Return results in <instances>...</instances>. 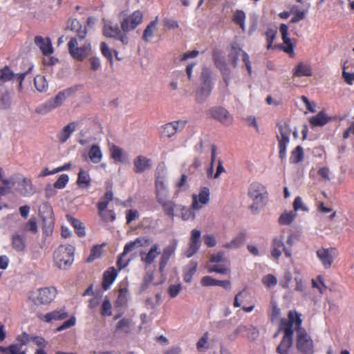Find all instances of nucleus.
<instances>
[{
  "mask_svg": "<svg viewBox=\"0 0 354 354\" xmlns=\"http://www.w3.org/2000/svg\"><path fill=\"white\" fill-rule=\"evenodd\" d=\"M279 331H282L283 336L276 348V352L279 354H288L292 346L294 336L293 317L290 310L288 313L287 319H281Z\"/></svg>",
  "mask_w": 354,
  "mask_h": 354,
  "instance_id": "2",
  "label": "nucleus"
},
{
  "mask_svg": "<svg viewBox=\"0 0 354 354\" xmlns=\"http://www.w3.org/2000/svg\"><path fill=\"white\" fill-rule=\"evenodd\" d=\"M32 339V336L28 335V333L24 332L21 335H19L17 337V340L19 342V345H21V348L24 345H26L28 342H30Z\"/></svg>",
  "mask_w": 354,
  "mask_h": 354,
  "instance_id": "64",
  "label": "nucleus"
},
{
  "mask_svg": "<svg viewBox=\"0 0 354 354\" xmlns=\"http://www.w3.org/2000/svg\"><path fill=\"white\" fill-rule=\"evenodd\" d=\"M106 245V243L101 245H95L91 249L90 254L86 259V262L91 263L97 259H99L102 253L103 248Z\"/></svg>",
  "mask_w": 354,
  "mask_h": 354,
  "instance_id": "38",
  "label": "nucleus"
},
{
  "mask_svg": "<svg viewBox=\"0 0 354 354\" xmlns=\"http://www.w3.org/2000/svg\"><path fill=\"white\" fill-rule=\"evenodd\" d=\"M245 13L241 10H237L233 15V21L239 25L240 28L245 31Z\"/></svg>",
  "mask_w": 354,
  "mask_h": 354,
  "instance_id": "44",
  "label": "nucleus"
},
{
  "mask_svg": "<svg viewBox=\"0 0 354 354\" xmlns=\"http://www.w3.org/2000/svg\"><path fill=\"white\" fill-rule=\"evenodd\" d=\"M15 77V73L9 66H5L0 69V81L3 83L10 81Z\"/></svg>",
  "mask_w": 354,
  "mask_h": 354,
  "instance_id": "46",
  "label": "nucleus"
},
{
  "mask_svg": "<svg viewBox=\"0 0 354 354\" xmlns=\"http://www.w3.org/2000/svg\"><path fill=\"white\" fill-rule=\"evenodd\" d=\"M73 93L74 89L72 88L59 91L55 97L50 99L46 103L39 106L37 109V112L41 114L47 113L61 106L66 97L71 95Z\"/></svg>",
  "mask_w": 354,
  "mask_h": 354,
  "instance_id": "8",
  "label": "nucleus"
},
{
  "mask_svg": "<svg viewBox=\"0 0 354 354\" xmlns=\"http://www.w3.org/2000/svg\"><path fill=\"white\" fill-rule=\"evenodd\" d=\"M200 246H201V243H196V242L194 243L193 241H190L189 248L185 251V255L187 258L192 257L193 255H194L198 252Z\"/></svg>",
  "mask_w": 354,
  "mask_h": 354,
  "instance_id": "54",
  "label": "nucleus"
},
{
  "mask_svg": "<svg viewBox=\"0 0 354 354\" xmlns=\"http://www.w3.org/2000/svg\"><path fill=\"white\" fill-rule=\"evenodd\" d=\"M100 50L102 54L111 62H113V55L111 50L105 42L100 44Z\"/></svg>",
  "mask_w": 354,
  "mask_h": 354,
  "instance_id": "61",
  "label": "nucleus"
},
{
  "mask_svg": "<svg viewBox=\"0 0 354 354\" xmlns=\"http://www.w3.org/2000/svg\"><path fill=\"white\" fill-rule=\"evenodd\" d=\"M103 34L106 37L118 39L123 45L129 44V37L126 33L122 32V29L119 28L118 25L105 24L103 28Z\"/></svg>",
  "mask_w": 354,
  "mask_h": 354,
  "instance_id": "14",
  "label": "nucleus"
},
{
  "mask_svg": "<svg viewBox=\"0 0 354 354\" xmlns=\"http://www.w3.org/2000/svg\"><path fill=\"white\" fill-rule=\"evenodd\" d=\"M262 283L266 287L271 288L277 284V279L273 274H268L262 278Z\"/></svg>",
  "mask_w": 354,
  "mask_h": 354,
  "instance_id": "55",
  "label": "nucleus"
},
{
  "mask_svg": "<svg viewBox=\"0 0 354 354\" xmlns=\"http://www.w3.org/2000/svg\"><path fill=\"white\" fill-rule=\"evenodd\" d=\"M277 30L273 29H268L266 32L265 35L267 40V49L272 48V43L276 37Z\"/></svg>",
  "mask_w": 354,
  "mask_h": 354,
  "instance_id": "56",
  "label": "nucleus"
},
{
  "mask_svg": "<svg viewBox=\"0 0 354 354\" xmlns=\"http://www.w3.org/2000/svg\"><path fill=\"white\" fill-rule=\"evenodd\" d=\"M34 41L44 56H49L53 53L54 50L49 37L44 38L42 36L37 35L35 36Z\"/></svg>",
  "mask_w": 354,
  "mask_h": 354,
  "instance_id": "20",
  "label": "nucleus"
},
{
  "mask_svg": "<svg viewBox=\"0 0 354 354\" xmlns=\"http://www.w3.org/2000/svg\"><path fill=\"white\" fill-rule=\"evenodd\" d=\"M271 248V255L277 260H278L281 257L282 251L285 253V255L287 257H290L291 256V251L285 246L283 243V236H282L279 238L275 237L272 239Z\"/></svg>",
  "mask_w": 354,
  "mask_h": 354,
  "instance_id": "16",
  "label": "nucleus"
},
{
  "mask_svg": "<svg viewBox=\"0 0 354 354\" xmlns=\"http://www.w3.org/2000/svg\"><path fill=\"white\" fill-rule=\"evenodd\" d=\"M34 84L39 92L46 91L48 88L47 81L43 75H37L34 79Z\"/></svg>",
  "mask_w": 354,
  "mask_h": 354,
  "instance_id": "45",
  "label": "nucleus"
},
{
  "mask_svg": "<svg viewBox=\"0 0 354 354\" xmlns=\"http://www.w3.org/2000/svg\"><path fill=\"white\" fill-rule=\"evenodd\" d=\"M162 208L164 213L173 218L174 217V212L175 209L177 207V205L173 201L164 199L158 202Z\"/></svg>",
  "mask_w": 354,
  "mask_h": 354,
  "instance_id": "35",
  "label": "nucleus"
},
{
  "mask_svg": "<svg viewBox=\"0 0 354 354\" xmlns=\"http://www.w3.org/2000/svg\"><path fill=\"white\" fill-rule=\"evenodd\" d=\"M198 263L191 261L184 269L183 279L186 283H190L194 274L197 270Z\"/></svg>",
  "mask_w": 354,
  "mask_h": 354,
  "instance_id": "36",
  "label": "nucleus"
},
{
  "mask_svg": "<svg viewBox=\"0 0 354 354\" xmlns=\"http://www.w3.org/2000/svg\"><path fill=\"white\" fill-rule=\"evenodd\" d=\"M75 28H77V37L80 39H84L87 35L86 27V26L82 27L80 24V22L77 20L74 19V20H73V21L71 23V29L75 30Z\"/></svg>",
  "mask_w": 354,
  "mask_h": 354,
  "instance_id": "48",
  "label": "nucleus"
},
{
  "mask_svg": "<svg viewBox=\"0 0 354 354\" xmlns=\"http://www.w3.org/2000/svg\"><path fill=\"white\" fill-rule=\"evenodd\" d=\"M68 51L71 55L78 61H83L90 53L91 46L90 44H85L78 47L76 38L73 37L68 43Z\"/></svg>",
  "mask_w": 354,
  "mask_h": 354,
  "instance_id": "10",
  "label": "nucleus"
},
{
  "mask_svg": "<svg viewBox=\"0 0 354 354\" xmlns=\"http://www.w3.org/2000/svg\"><path fill=\"white\" fill-rule=\"evenodd\" d=\"M75 248L72 245H60L53 252V263L59 269L66 270L74 261Z\"/></svg>",
  "mask_w": 354,
  "mask_h": 354,
  "instance_id": "4",
  "label": "nucleus"
},
{
  "mask_svg": "<svg viewBox=\"0 0 354 354\" xmlns=\"http://www.w3.org/2000/svg\"><path fill=\"white\" fill-rule=\"evenodd\" d=\"M193 209L188 208L185 206H183L180 209L181 218L183 221H188L189 219H194L195 214L192 210Z\"/></svg>",
  "mask_w": 354,
  "mask_h": 354,
  "instance_id": "57",
  "label": "nucleus"
},
{
  "mask_svg": "<svg viewBox=\"0 0 354 354\" xmlns=\"http://www.w3.org/2000/svg\"><path fill=\"white\" fill-rule=\"evenodd\" d=\"M158 17H156V19L151 21L144 30L142 39L145 41H149L153 36V32L156 30V26L158 24Z\"/></svg>",
  "mask_w": 354,
  "mask_h": 354,
  "instance_id": "37",
  "label": "nucleus"
},
{
  "mask_svg": "<svg viewBox=\"0 0 354 354\" xmlns=\"http://www.w3.org/2000/svg\"><path fill=\"white\" fill-rule=\"evenodd\" d=\"M212 59L216 68L220 70L225 87L227 88L231 79V71L227 66L225 57L219 52L215 51L213 53Z\"/></svg>",
  "mask_w": 354,
  "mask_h": 354,
  "instance_id": "13",
  "label": "nucleus"
},
{
  "mask_svg": "<svg viewBox=\"0 0 354 354\" xmlns=\"http://www.w3.org/2000/svg\"><path fill=\"white\" fill-rule=\"evenodd\" d=\"M161 254L160 245L158 243L152 245L149 250L140 253V260L145 266L151 265L157 257Z\"/></svg>",
  "mask_w": 354,
  "mask_h": 354,
  "instance_id": "18",
  "label": "nucleus"
},
{
  "mask_svg": "<svg viewBox=\"0 0 354 354\" xmlns=\"http://www.w3.org/2000/svg\"><path fill=\"white\" fill-rule=\"evenodd\" d=\"M249 296L250 293L245 288L239 292L234 297V306L235 308L240 307L241 304L243 303Z\"/></svg>",
  "mask_w": 354,
  "mask_h": 354,
  "instance_id": "47",
  "label": "nucleus"
},
{
  "mask_svg": "<svg viewBox=\"0 0 354 354\" xmlns=\"http://www.w3.org/2000/svg\"><path fill=\"white\" fill-rule=\"evenodd\" d=\"M76 323V318L74 316H72L69 319L64 322L62 325L57 328V331H62L65 329L71 328L75 326Z\"/></svg>",
  "mask_w": 354,
  "mask_h": 354,
  "instance_id": "62",
  "label": "nucleus"
},
{
  "mask_svg": "<svg viewBox=\"0 0 354 354\" xmlns=\"http://www.w3.org/2000/svg\"><path fill=\"white\" fill-rule=\"evenodd\" d=\"M248 195L252 201L249 209L253 214L259 213L266 205L268 201V192L266 187L258 182L250 184Z\"/></svg>",
  "mask_w": 354,
  "mask_h": 354,
  "instance_id": "3",
  "label": "nucleus"
},
{
  "mask_svg": "<svg viewBox=\"0 0 354 354\" xmlns=\"http://www.w3.org/2000/svg\"><path fill=\"white\" fill-rule=\"evenodd\" d=\"M330 118L324 111H320L309 119L312 127H322L330 120Z\"/></svg>",
  "mask_w": 354,
  "mask_h": 354,
  "instance_id": "29",
  "label": "nucleus"
},
{
  "mask_svg": "<svg viewBox=\"0 0 354 354\" xmlns=\"http://www.w3.org/2000/svg\"><path fill=\"white\" fill-rule=\"evenodd\" d=\"M277 127L279 131V135H277V139L279 142V156L283 160L286 156V147L290 142L291 129L286 122L278 123Z\"/></svg>",
  "mask_w": 354,
  "mask_h": 354,
  "instance_id": "9",
  "label": "nucleus"
},
{
  "mask_svg": "<svg viewBox=\"0 0 354 354\" xmlns=\"http://www.w3.org/2000/svg\"><path fill=\"white\" fill-rule=\"evenodd\" d=\"M133 171L136 174H142L147 169H151L152 166L151 160L144 156H138L133 160Z\"/></svg>",
  "mask_w": 354,
  "mask_h": 354,
  "instance_id": "22",
  "label": "nucleus"
},
{
  "mask_svg": "<svg viewBox=\"0 0 354 354\" xmlns=\"http://www.w3.org/2000/svg\"><path fill=\"white\" fill-rule=\"evenodd\" d=\"M11 105V98L8 91L2 93L0 96V109H8Z\"/></svg>",
  "mask_w": 354,
  "mask_h": 354,
  "instance_id": "52",
  "label": "nucleus"
},
{
  "mask_svg": "<svg viewBox=\"0 0 354 354\" xmlns=\"http://www.w3.org/2000/svg\"><path fill=\"white\" fill-rule=\"evenodd\" d=\"M75 129L76 124L75 122L68 124L57 133V136L59 142L61 143L66 142Z\"/></svg>",
  "mask_w": 354,
  "mask_h": 354,
  "instance_id": "28",
  "label": "nucleus"
},
{
  "mask_svg": "<svg viewBox=\"0 0 354 354\" xmlns=\"http://www.w3.org/2000/svg\"><path fill=\"white\" fill-rule=\"evenodd\" d=\"M293 77L311 76L312 68L310 65L303 62L299 63L293 69Z\"/></svg>",
  "mask_w": 354,
  "mask_h": 354,
  "instance_id": "34",
  "label": "nucleus"
},
{
  "mask_svg": "<svg viewBox=\"0 0 354 354\" xmlns=\"http://www.w3.org/2000/svg\"><path fill=\"white\" fill-rule=\"evenodd\" d=\"M15 185L14 181V176L9 178L3 177V170L0 167V196H3L10 192L12 187Z\"/></svg>",
  "mask_w": 354,
  "mask_h": 354,
  "instance_id": "25",
  "label": "nucleus"
},
{
  "mask_svg": "<svg viewBox=\"0 0 354 354\" xmlns=\"http://www.w3.org/2000/svg\"><path fill=\"white\" fill-rule=\"evenodd\" d=\"M66 218L70 224L74 227L75 232L79 237L85 236V227L81 221L70 215H66Z\"/></svg>",
  "mask_w": 354,
  "mask_h": 354,
  "instance_id": "31",
  "label": "nucleus"
},
{
  "mask_svg": "<svg viewBox=\"0 0 354 354\" xmlns=\"http://www.w3.org/2000/svg\"><path fill=\"white\" fill-rule=\"evenodd\" d=\"M245 242V234L243 233H240L238 234L234 239H233L230 242L225 243L223 245V247L225 248H238L243 245Z\"/></svg>",
  "mask_w": 354,
  "mask_h": 354,
  "instance_id": "42",
  "label": "nucleus"
},
{
  "mask_svg": "<svg viewBox=\"0 0 354 354\" xmlns=\"http://www.w3.org/2000/svg\"><path fill=\"white\" fill-rule=\"evenodd\" d=\"M312 284L314 288L319 289L321 293H323L327 288L326 286L324 283V279L322 276H318L317 280H312Z\"/></svg>",
  "mask_w": 354,
  "mask_h": 354,
  "instance_id": "58",
  "label": "nucleus"
},
{
  "mask_svg": "<svg viewBox=\"0 0 354 354\" xmlns=\"http://www.w3.org/2000/svg\"><path fill=\"white\" fill-rule=\"evenodd\" d=\"M111 157L115 162L123 161V152L122 149L116 145H113L110 149Z\"/></svg>",
  "mask_w": 354,
  "mask_h": 354,
  "instance_id": "49",
  "label": "nucleus"
},
{
  "mask_svg": "<svg viewBox=\"0 0 354 354\" xmlns=\"http://www.w3.org/2000/svg\"><path fill=\"white\" fill-rule=\"evenodd\" d=\"M279 30L281 34L283 44L275 46L274 48L280 49L287 53L290 57H293L295 56V43H293L288 36V26L285 24H281L279 27Z\"/></svg>",
  "mask_w": 354,
  "mask_h": 354,
  "instance_id": "12",
  "label": "nucleus"
},
{
  "mask_svg": "<svg viewBox=\"0 0 354 354\" xmlns=\"http://www.w3.org/2000/svg\"><path fill=\"white\" fill-rule=\"evenodd\" d=\"M118 276V271L114 267L109 268L103 274L102 288L108 290Z\"/></svg>",
  "mask_w": 354,
  "mask_h": 354,
  "instance_id": "26",
  "label": "nucleus"
},
{
  "mask_svg": "<svg viewBox=\"0 0 354 354\" xmlns=\"http://www.w3.org/2000/svg\"><path fill=\"white\" fill-rule=\"evenodd\" d=\"M304 149L301 146H297L291 152L290 157V162L292 164H297L304 159Z\"/></svg>",
  "mask_w": 354,
  "mask_h": 354,
  "instance_id": "41",
  "label": "nucleus"
},
{
  "mask_svg": "<svg viewBox=\"0 0 354 354\" xmlns=\"http://www.w3.org/2000/svg\"><path fill=\"white\" fill-rule=\"evenodd\" d=\"M69 180V177L67 174H61L58 179L53 184V187L56 189H63L66 187Z\"/></svg>",
  "mask_w": 354,
  "mask_h": 354,
  "instance_id": "53",
  "label": "nucleus"
},
{
  "mask_svg": "<svg viewBox=\"0 0 354 354\" xmlns=\"http://www.w3.org/2000/svg\"><path fill=\"white\" fill-rule=\"evenodd\" d=\"M12 246L17 252H22L26 248L24 236L15 234L12 237Z\"/></svg>",
  "mask_w": 354,
  "mask_h": 354,
  "instance_id": "40",
  "label": "nucleus"
},
{
  "mask_svg": "<svg viewBox=\"0 0 354 354\" xmlns=\"http://www.w3.org/2000/svg\"><path fill=\"white\" fill-rule=\"evenodd\" d=\"M91 177L87 171L82 169L78 173L77 184L80 187H88L91 185Z\"/></svg>",
  "mask_w": 354,
  "mask_h": 354,
  "instance_id": "39",
  "label": "nucleus"
},
{
  "mask_svg": "<svg viewBox=\"0 0 354 354\" xmlns=\"http://www.w3.org/2000/svg\"><path fill=\"white\" fill-rule=\"evenodd\" d=\"M15 179L17 180V183L22 187V194L26 195L33 192L32 183L30 179L19 174L14 175V180Z\"/></svg>",
  "mask_w": 354,
  "mask_h": 354,
  "instance_id": "27",
  "label": "nucleus"
},
{
  "mask_svg": "<svg viewBox=\"0 0 354 354\" xmlns=\"http://www.w3.org/2000/svg\"><path fill=\"white\" fill-rule=\"evenodd\" d=\"M293 209L294 212H297L298 210H302L304 212H308V207L303 203L302 199L300 196H297L293 202Z\"/></svg>",
  "mask_w": 354,
  "mask_h": 354,
  "instance_id": "59",
  "label": "nucleus"
},
{
  "mask_svg": "<svg viewBox=\"0 0 354 354\" xmlns=\"http://www.w3.org/2000/svg\"><path fill=\"white\" fill-rule=\"evenodd\" d=\"M68 313L64 309L56 310L52 312L48 313L45 315H39V318L45 322H50L52 321L62 320L68 317Z\"/></svg>",
  "mask_w": 354,
  "mask_h": 354,
  "instance_id": "24",
  "label": "nucleus"
},
{
  "mask_svg": "<svg viewBox=\"0 0 354 354\" xmlns=\"http://www.w3.org/2000/svg\"><path fill=\"white\" fill-rule=\"evenodd\" d=\"M335 252L336 249L335 248H322L317 251V256L325 269L330 268L334 260L333 254Z\"/></svg>",
  "mask_w": 354,
  "mask_h": 354,
  "instance_id": "17",
  "label": "nucleus"
},
{
  "mask_svg": "<svg viewBox=\"0 0 354 354\" xmlns=\"http://www.w3.org/2000/svg\"><path fill=\"white\" fill-rule=\"evenodd\" d=\"M139 217V213L138 210L136 209H129L126 212V219H127V223L129 224L133 221H135L138 219Z\"/></svg>",
  "mask_w": 354,
  "mask_h": 354,
  "instance_id": "63",
  "label": "nucleus"
},
{
  "mask_svg": "<svg viewBox=\"0 0 354 354\" xmlns=\"http://www.w3.org/2000/svg\"><path fill=\"white\" fill-rule=\"evenodd\" d=\"M207 271L209 273L216 272L220 274H227L230 272V269L222 264H216L209 266L207 268Z\"/></svg>",
  "mask_w": 354,
  "mask_h": 354,
  "instance_id": "51",
  "label": "nucleus"
},
{
  "mask_svg": "<svg viewBox=\"0 0 354 354\" xmlns=\"http://www.w3.org/2000/svg\"><path fill=\"white\" fill-rule=\"evenodd\" d=\"M293 317V326L297 333L296 346L299 351L303 354H312L313 342L304 328L301 327L302 319L301 313L296 310H290Z\"/></svg>",
  "mask_w": 354,
  "mask_h": 354,
  "instance_id": "1",
  "label": "nucleus"
},
{
  "mask_svg": "<svg viewBox=\"0 0 354 354\" xmlns=\"http://www.w3.org/2000/svg\"><path fill=\"white\" fill-rule=\"evenodd\" d=\"M113 198V194L111 190V186L110 187H107L104 196L101 198L100 201L97 204V211L102 212V210H105Z\"/></svg>",
  "mask_w": 354,
  "mask_h": 354,
  "instance_id": "33",
  "label": "nucleus"
},
{
  "mask_svg": "<svg viewBox=\"0 0 354 354\" xmlns=\"http://www.w3.org/2000/svg\"><path fill=\"white\" fill-rule=\"evenodd\" d=\"M176 248V243H173L166 246L163 249L159 261V269L160 271L164 270L171 257L175 252Z\"/></svg>",
  "mask_w": 354,
  "mask_h": 354,
  "instance_id": "23",
  "label": "nucleus"
},
{
  "mask_svg": "<svg viewBox=\"0 0 354 354\" xmlns=\"http://www.w3.org/2000/svg\"><path fill=\"white\" fill-rule=\"evenodd\" d=\"M111 304L108 299H105L102 305L101 315L102 316H110L112 314Z\"/></svg>",
  "mask_w": 354,
  "mask_h": 354,
  "instance_id": "60",
  "label": "nucleus"
},
{
  "mask_svg": "<svg viewBox=\"0 0 354 354\" xmlns=\"http://www.w3.org/2000/svg\"><path fill=\"white\" fill-rule=\"evenodd\" d=\"M187 124L186 120H179L168 122L161 127V136L165 138H171L178 131H182Z\"/></svg>",
  "mask_w": 354,
  "mask_h": 354,
  "instance_id": "15",
  "label": "nucleus"
},
{
  "mask_svg": "<svg viewBox=\"0 0 354 354\" xmlns=\"http://www.w3.org/2000/svg\"><path fill=\"white\" fill-rule=\"evenodd\" d=\"M57 294V289L53 286L40 288L32 291L29 299L36 306H46L55 299Z\"/></svg>",
  "mask_w": 354,
  "mask_h": 354,
  "instance_id": "5",
  "label": "nucleus"
},
{
  "mask_svg": "<svg viewBox=\"0 0 354 354\" xmlns=\"http://www.w3.org/2000/svg\"><path fill=\"white\" fill-rule=\"evenodd\" d=\"M155 188L157 202L168 198L169 192L165 185L164 177H156L155 180Z\"/></svg>",
  "mask_w": 354,
  "mask_h": 354,
  "instance_id": "21",
  "label": "nucleus"
},
{
  "mask_svg": "<svg viewBox=\"0 0 354 354\" xmlns=\"http://www.w3.org/2000/svg\"><path fill=\"white\" fill-rule=\"evenodd\" d=\"M297 213L294 211L283 213L279 218V223L283 225H289L295 220Z\"/></svg>",
  "mask_w": 354,
  "mask_h": 354,
  "instance_id": "43",
  "label": "nucleus"
},
{
  "mask_svg": "<svg viewBox=\"0 0 354 354\" xmlns=\"http://www.w3.org/2000/svg\"><path fill=\"white\" fill-rule=\"evenodd\" d=\"M201 79V83L196 91V100L198 103H203L207 99L214 85L211 72L208 69L203 70Z\"/></svg>",
  "mask_w": 354,
  "mask_h": 354,
  "instance_id": "6",
  "label": "nucleus"
},
{
  "mask_svg": "<svg viewBox=\"0 0 354 354\" xmlns=\"http://www.w3.org/2000/svg\"><path fill=\"white\" fill-rule=\"evenodd\" d=\"M88 156L91 162L94 164H97L101 162L103 153L98 145H93L88 151Z\"/></svg>",
  "mask_w": 354,
  "mask_h": 354,
  "instance_id": "32",
  "label": "nucleus"
},
{
  "mask_svg": "<svg viewBox=\"0 0 354 354\" xmlns=\"http://www.w3.org/2000/svg\"><path fill=\"white\" fill-rule=\"evenodd\" d=\"M100 218L105 222H112L115 220V214L113 210L105 209L98 212Z\"/></svg>",
  "mask_w": 354,
  "mask_h": 354,
  "instance_id": "50",
  "label": "nucleus"
},
{
  "mask_svg": "<svg viewBox=\"0 0 354 354\" xmlns=\"http://www.w3.org/2000/svg\"><path fill=\"white\" fill-rule=\"evenodd\" d=\"M120 27L124 33L135 30L143 21V13L140 10H135L130 15L122 11L119 15Z\"/></svg>",
  "mask_w": 354,
  "mask_h": 354,
  "instance_id": "7",
  "label": "nucleus"
},
{
  "mask_svg": "<svg viewBox=\"0 0 354 354\" xmlns=\"http://www.w3.org/2000/svg\"><path fill=\"white\" fill-rule=\"evenodd\" d=\"M206 114L227 127L232 125L234 121L233 116L222 106H213L207 111Z\"/></svg>",
  "mask_w": 354,
  "mask_h": 354,
  "instance_id": "11",
  "label": "nucleus"
},
{
  "mask_svg": "<svg viewBox=\"0 0 354 354\" xmlns=\"http://www.w3.org/2000/svg\"><path fill=\"white\" fill-rule=\"evenodd\" d=\"M193 201L192 208L198 210L202 208L203 205L207 204L209 201V190L207 187H203L199 192L198 196L193 194Z\"/></svg>",
  "mask_w": 354,
  "mask_h": 354,
  "instance_id": "19",
  "label": "nucleus"
},
{
  "mask_svg": "<svg viewBox=\"0 0 354 354\" xmlns=\"http://www.w3.org/2000/svg\"><path fill=\"white\" fill-rule=\"evenodd\" d=\"M242 51L243 50L239 46V44L236 42L231 44L228 57L234 68L237 66L239 57L241 55Z\"/></svg>",
  "mask_w": 354,
  "mask_h": 354,
  "instance_id": "30",
  "label": "nucleus"
}]
</instances>
